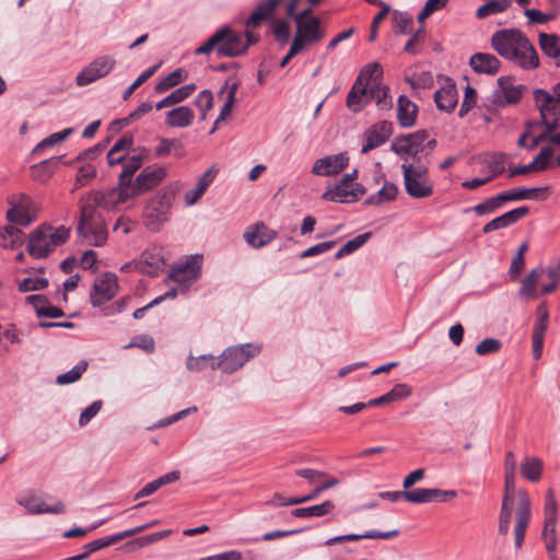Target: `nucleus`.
I'll return each mask as SVG.
<instances>
[{
  "instance_id": "f257e3e1",
  "label": "nucleus",
  "mask_w": 560,
  "mask_h": 560,
  "mask_svg": "<svg viewBox=\"0 0 560 560\" xmlns=\"http://www.w3.org/2000/svg\"><path fill=\"white\" fill-rule=\"evenodd\" d=\"M133 142H115V145L107 153V161L110 165H121V173L126 175V184L133 200L147 191L158 187L166 177L167 171L163 166L150 165L141 170L133 177V174L142 165V154L131 149Z\"/></svg>"
},
{
  "instance_id": "f03ea898",
  "label": "nucleus",
  "mask_w": 560,
  "mask_h": 560,
  "mask_svg": "<svg viewBox=\"0 0 560 560\" xmlns=\"http://www.w3.org/2000/svg\"><path fill=\"white\" fill-rule=\"evenodd\" d=\"M493 49L524 70L539 67V57L527 36L517 28L497 31L491 37Z\"/></svg>"
},
{
  "instance_id": "7ed1b4c3",
  "label": "nucleus",
  "mask_w": 560,
  "mask_h": 560,
  "mask_svg": "<svg viewBox=\"0 0 560 560\" xmlns=\"http://www.w3.org/2000/svg\"><path fill=\"white\" fill-rule=\"evenodd\" d=\"M536 106L540 112L541 122L532 121L527 124L526 131L518 140H560V132L552 135L559 127L560 121V98L537 89L533 93Z\"/></svg>"
},
{
  "instance_id": "20e7f679",
  "label": "nucleus",
  "mask_w": 560,
  "mask_h": 560,
  "mask_svg": "<svg viewBox=\"0 0 560 560\" xmlns=\"http://www.w3.org/2000/svg\"><path fill=\"white\" fill-rule=\"evenodd\" d=\"M176 194L177 186L170 184L163 186L147 200L142 210V219L149 231L159 232L170 221Z\"/></svg>"
},
{
  "instance_id": "39448f33",
  "label": "nucleus",
  "mask_w": 560,
  "mask_h": 560,
  "mask_svg": "<svg viewBox=\"0 0 560 560\" xmlns=\"http://www.w3.org/2000/svg\"><path fill=\"white\" fill-rule=\"evenodd\" d=\"M302 0H262L254 9L252 14L246 21L247 27H257L264 21H267L273 16L275 11L280 4L285 5V14L293 19L295 23H305L312 18L313 9L307 8L302 11H298ZM312 7L319 4L323 0H307Z\"/></svg>"
},
{
  "instance_id": "423d86ee",
  "label": "nucleus",
  "mask_w": 560,
  "mask_h": 560,
  "mask_svg": "<svg viewBox=\"0 0 560 560\" xmlns=\"http://www.w3.org/2000/svg\"><path fill=\"white\" fill-rule=\"evenodd\" d=\"M516 501V523L514 527L515 547L521 548L532 517V502L524 489L515 490V471L504 474V495Z\"/></svg>"
},
{
  "instance_id": "0eeeda50",
  "label": "nucleus",
  "mask_w": 560,
  "mask_h": 560,
  "mask_svg": "<svg viewBox=\"0 0 560 560\" xmlns=\"http://www.w3.org/2000/svg\"><path fill=\"white\" fill-rule=\"evenodd\" d=\"M69 236L70 229L63 225L58 228L40 225L30 234L27 252L34 258H46L58 246L65 244Z\"/></svg>"
},
{
  "instance_id": "6e6552de",
  "label": "nucleus",
  "mask_w": 560,
  "mask_h": 560,
  "mask_svg": "<svg viewBox=\"0 0 560 560\" xmlns=\"http://www.w3.org/2000/svg\"><path fill=\"white\" fill-rule=\"evenodd\" d=\"M215 51L217 56L238 57L245 54V45L242 44V34L229 26L219 28L201 46L196 48V55H209Z\"/></svg>"
},
{
  "instance_id": "1a4fd4ad",
  "label": "nucleus",
  "mask_w": 560,
  "mask_h": 560,
  "mask_svg": "<svg viewBox=\"0 0 560 560\" xmlns=\"http://www.w3.org/2000/svg\"><path fill=\"white\" fill-rule=\"evenodd\" d=\"M129 172L119 174L118 185L108 190H97L89 195L86 200L82 201V206H92L95 210H120L131 206L133 197L130 194L128 184H126V175Z\"/></svg>"
},
{
  "instance_id": "9d476101",
  "label": "nucleus",
  "mask_w": 560,
  "mask_h": 560,
  "mask_svg": "<svg viewBox=\"0 0 560 560\" xmlns=\"http://www.w3.org/2000/svg\"><path fill=\"white\" fill-rule=\"evenodd\" d=\"M77 231L81 242L88 246H103L108 236L105 219L92 206L81 205Z\"/></svg>"
},
{
  "instance_id": "9b49d317",
  "label": "nucleus",
  "mask_w": 560,
  "mask_h": 560,
  "mask_svg": "<svg viewBox=\"0 0 560 560\" xmlns=\"http://www.w3.org/2000/svg\"><path fill=\"white\" fill-rule=\"evenodd\" d=\"M260 343L246 342L230 346L217 357L215 365L224 374H232L242 369L249 360L256 358L261 352Z\"/></svg>"
},
{
  "instance_id": "f8f14e48",
  "label": "nucleus",
  "mask_w": 560,
  "mask_h": 560,
  "mask_svg": "<svg viewBox=\"0 0 560 560\" xmlns=\"http://www.w3.org/2000/svg\"><path fill=\"white\" fill-rule=\"evenodd\" d=\"M404 185L407 194L416 199L427 198L433 194V185L430 180L428 168L422 162L401 165Z\"/></svg>"
},
{
  "instance_id": "ddd939ff",
  "label": "nucleus",
  "mask_w": 560,
  "mask_h": 560,
  "mask_svg": "<svg viewBox=\"0 0 560 560\" xmlns=\"http://www.w3.org/2000/svg\"><path fill=\"white\" fill-rule=\"evenodd\" d=\"M545 275L550 279V282L541 284V294H549L556 290L558 282H560V261L555 267L547 269L542 267L534 268L523 280L522 287L518 291L520 295L525 299L535 298V287L538 284L539 279Z\"/></svg>"
},
{
  "instance_id": "4468645a",
  "label": "nucleus",
  "mask_w": 560,
  "mask_h": 560,
  "mask_svg": "<svg viewBox=\"0 0 560 560\" xmlns=\"http://www.w3.org/2000/svg\"><path fill=\"white\" fill-rule=\"evenodd\" d=\"M8 202L11 206L7 211L8 221L26 226L36 219L38 208L28 195L19 194L11 196Z\"/></svg>"
},
{
  "instance_id": "2eb2a0df",
  "label": "nucleus",
  "mask_w": 560,
  "mask_h": 560,
  "mask_svg": "<svg viewBox=\"0 0 560 560\" xmlns=\"http://www.w3.org/2000/svg\"><path fill=\"white\" fill-rule=\"evenodd\" d=\"M201 259L202 256L200 255H191L187 257L185 262L178 264L172 269L170 278L178 284L180 293L186 292L199 278Z\"/></svg>"
},
{
  "instance_id": "dca6fc26",
  "label": "nucleus",
  "mask_w": 560,
  "mask_h": 560,
  "mask_svg": "<svg viewBox=\"0 0 560 560\" xmlns=\"http://www.w3.org/2000/svg\"><path fill=\"white\" fill-rule=\"evenodd\" d=\"M116 65L112 56H101L88 65L75 78L79 86H85L110 73Z\"/></svg>"
},
{
  "instance_id": "f3484780",
  "label": "nucleus",
  "mask_w": 560,
  "mask_h": 560,
  "mask_svg": "<svg viewBox=\"0 0 560 560\" xmlns=\"http://www.w3.org/2000/svg\"><path fill=\"white\" fill-rule=\"evenodd\" d=\"M296 32L292 44L303 50L306 46L319 43L325 37V30L322 27L318 18H312L305 23H295Z\"/></svg>"
},
{
  "instance_id": "a211bd4d",
  "label": "nucleus",
  "mask_w": 560,
  "mask_h": 560,
  "mask_svg": "<svg viewBox=\"0 0 560 560\" xmlns=\"http://www.w3.org/2000/svg\"><path fill=\"white\" fill-rule=\"evenodd\" d=\"M118 292V280L116 275L106 272L98 278L90 293V301L94 307L102 306L110 301Z\"/></svg>"
},
{
  "instance_id": "6ab92c4d",
  "label": "nucleus",
  "mask_w": 560,
  "mask_h": 560,
  "mask_svg": "<svg viewBox=\"0 0 560 560\" xmlns=\"http://www.w3.org/2000/svg\"><path fill=\"white\" fill-rule=\"evenodd\" d=\"M364 194L365 188L363 185L357 183L352 187L340 180L335 186L329 187L322 198L332 202L350 203L358 201Z\"/></svg>"
},
{
  "instance_id": "aec40b11",
  "label": "nucleus",
  "mask_w": 560,
  "mask_h": 560,
  "mask_svg": "<svg viewBox=\"0 0 560 560\" xmlns=\"http://www.w3.org/2000/svg\"><path fill=\"white\" fill-rule=\"evenodd\" d=\"M349 163L347 153L327 155L315 161L312 167V174L317 176H330L338 174Z\"/></svg>"
},
{
  "instance_id": "412c9836",
  "label": "nucleus",
  "mask_w": 560,
  "mask_h": 560,
  "mask_svg": "<svg viewBox=\"0 0 560 560\" xmlns=\"http://www.w3.org/2000/svg\"><path fill=\"white\" fill-rule=\"evenodd\" d=\"M525 86L514 84L512 78L501 77L498 79V90L495 91V102L500 105L516 104L521 101Z\"/></svg>"
},
{
  "instance_id": "4be33fe9",
  "label": "nucleus",
  "mask_w": 560,
  "mask_h": 560,
  "mask_svg": "<svg viewBox=\"0 0 560 560\" xmlns=\"http://www.w3.org/2000/svg\"><path fill=\"white\" fill-rule=\"evenodd\" d=\"M276 236V231L269 229L262 222L250 225L244 233V240L253 248H261L268 245Z\"/></svg>"
},
{
  "instance_id": "5701e85b",
  "label": "nucleus",
  "mask_w": 560,
  "mask_h": 560,
  "mask_svg": "<svg viewBox=\"0 0 560 560\" xmlns=\"http://www.w3.org/2000/svg\"><path fill=\"white\" fill-rule=\"evenodd\" d=\"M529 213V208L526 206H522L518 208H515L511 211H508L503 213L500 217L494 218L493 220L489 221L485 226L482 228V232L485 234L491 233L493 231L505 229L514 223H516L518 220L524 218Z\"/></svg>"
},
{
  "instance_id": "b1692460",
  "label": "nucleus",
  "mask_w": 560,
  "mask_h": 560,
  "mask_svg": "<svg viewBox=\"0 0 560 560\" xmlns=\"http://www.w3.org/2000/svg\"><path fill=\"white\" fill-rule=\"evenodd\" d=\"M19 503L33 514H62L66 512L62 502L56 501L54 504H47L42 498L36 495L26 497L20 500Z\"/></svg>"
},
{
  "instance_id": "393cba45",
  "label": "nucleus",
  "mask_w": 560,
  "mask_h": 560,
  "mask_svg": "<svg viewBox=\"0 0 560 560\" xmlns=\"http://www.w3.org/2000/svg\"><path fill=\"white\" fill-rule=\"evenodd\" d=\"M154 524H156V521H153L152 523L143 524V525H140V526H137L133 528H129V529H126V530H122V532H119V533H116V534H113L109 536H105V537L95 539L90 542V547H91V549H93L94 552L98 551V550L109 547L125 538H128L136 534H139V533L148 529L149 527H151Z\"/></svg>"
},
{
  "instance_id": "a878e982",
  "label": "nucleus",
  "mask_w": 560,
  "mask_h": 560,
  "mask_svg": "<svg viewBox=\"0 0 560 560\" xmlns=\"http://www.w3.org/2000/svg\"><path fill=\"white\" fill-rule=\"evenodd\" d=\"M217 174L218 168L213 165L200 176L196 186L185 194V202L187 206H194L198 202L209 186L213 183Z\"/></svg>"
},
{
  "instance_id": "bb28decb",
  "label": "nucleus",
  "mask_w": 560,
  "mask_h": 560,
  "mask_svg": "<svg viewBox=\"0 0 560 560\" xmlns=\"http://www.w3.org/2000/svg\"><path fill=\"white\" fill-rule=\"evenodd\" d=\"M392 150L404 160L402 165L422 162L420 153L423 150V142H392Z\"/></svg>"
},
{
  "instance_id": "cd10ccee",
  "label": "nucleus",
  "mask_w": 560,
  "mask_h": 560,
  "mask_svg": "<svg viewBox=\"0 0 560 560\" xmlns=\"http://www.w3.org/2000/svg\"><path fill=\"white\" fill-rule=\"evenodd\" d=\"M469 65L478 73L495 74L501 62L494 55L476 52L470 57Z\"/></svg>"
},
{
  "instance_id": "c85d7f7f",
  "label": "nucleus",
  "mask_w": 560,
  "mask_h": 560,
  "mask_svg": "<svg viewBox=\"0 0 560 560\" xmlns=\"http://www.w3.org/2000/svg\"><path fill=\"white\" fill-rule=\"evenodd\" d=\"M163 266V259L160 254L145 250L140 259L135 262V268L142 275L158 276Z\"/></svg>"
},
{
  "instance_id": "c756f323",
  "label": "nucleus",
  "mask_w": 560,
  "mask_h": 560,
  "mask_svg": "<svg viewBox=\"0 0 560 560\" xmlns=\"http://www.w3.org/2000/svg\"><path fill=\"white\" fill-rule=\"evenodd\" d=\"M411 394H412L411 386H409L406 383H398V384L394 385V387L388 393H386L380 397L370 399L368 401V405L370 407L381 406V405L406 399L409 396H411Z\"/></svg>"
},
{
  "instance_id": "7c9ffc66",
  "label": "nucleus",
  "mask_w": 560,
  "mask_h": 560,
  "mask_svg": "<svg viewBox=\"0 0 560 560\" xmlns=\"http://www.w3.org/2000/svg\"><path fill=\"white\" fill-rule=\"evenodd\" d=\"M434 101L439 109L447 113L452 112L458 102L455 84H447L438 90L434 94Z\"/></svg>"
},
{
  "instance_id": "2f4dec72",
  "label": "nucleus",
  "mask_w": 560,
  "mask_h": 560,
  "mask_svg": "<svg viewBox=\"0 0 560 560\" xmlns=\"http://www.w3.org/2000/svg\"><path fill=\"white\" fill-rule=\"evenodd\" d=\"M383 69L378 62L368 63L362 68L355 82H360L365 90L382 83Z\"/></svg>"
},
{
  "instance_id": "473e14b6",
  "label": "nucleus",
  "mask_w": 560,
  "mask_h": 560,
  "mask_svg": "<svg viewBox=\"0 0 560 560\" xmlns=\"http://www.w3.org/2000/svg\"><path fill=\"white\" fill-rule=\"evenodd\" d=\"M194 112L187 106L175 107L166 113L165 124L171 128H184L191 124Z\"/></svg>"
},
{
  "instance_id": "72a5a7b5",
  "label": "nucleus",
  "mask_w": 560,
  "mask_h": 560,
  "mask_svg": "<svg viewBox=\"0 0 560 560\" xmlns=\"http://www.w3.org/2000/svg\"><path fill=\"white\" fill-rule=\"evenodd\" d=\"M547 187H533V188H512L509 190L502 191L505 198V202L509 201H518L526 199H545L544 195L547 191Z\"/></svg>"
},
{
  "instance_id": "f704fd0d",
  "label": "nucleus",
  "mask_w": 560,
  "mask_h": 560,
  "mask_svg": "<svg viewBox=\"0 0 560 560\" xmlns=\"http://www.w3.org/2000/svg\"><path fill=\"white\" fill-rule=\"evenodd\" d=\"M418 113L417 105L407 96L400 95L397 104V118L402 127H411Z\"/></svg>"
},
{
  "instance_id": "c9c22d12",
  "label": "nucleus",
  "mask_w": 560,
  "mask_h": 560,
  "mask_svg": "<svg viewBox=\"0 0 560 560\" xmlns=\"http://www.w3.org/2000/svg\"><path fill=\"white\" fill-rule=\"evenodd\" d=\"M369 103V92L363 88L360 82L353 83L349 93L347 94L346 105L347 107L353 112H360L365 104Z\"/></svg>"
},
{
  "instance_id": "e433bc0d",
  "label": "nucleus",
  "mask_w": 560,
  "mask_h": 560,
  "mask_svg": "<svg viewBox=\"0 0 560 560\" xmlns=\"http://www.w3.org/2000/svg\"><path fill=\"white\" fill-rule=\"evenodd\" d=\"M60 158L51 156L49 159H46L38 164H35L31 167V177L39 182L42 184L47 183L52 174H54V167L59 162Z\"/></svg>"
},
{
  "instance_id": "4c0bfd02",
  "label": "nucleus",
  "mask_w": 560,
  "mask_h": 560,
  "mask_svg": "<svg viewBox=\"0 0 560 560\" xmlns=\"http://www.w3.org/2000/svg\"><path fill=\"white\" fill-rule=\"evenodd\" d=\"M520 472L525 479L537 482L541 478L542 462L538 457L526 456L521 463Z\"/></svg>"
},
{
  "instance_id": "58836bf2",
  "label": "nucleus",
  "mask_w": 560,
  "mask_h": 560,
  "mask_svg": "<svg viewBox=\"0 0 560 560\" xmlns=\"http://www.w3.org/2000/svg\"><path fill=\"white\" fill-rule=\"evenodd\" d=\"M215 362H218V359L213 354H201L199 357L189 354L186 359L185 365L189 372L198 373L202 372L207 368H210L212 371L219 370Z\"/></svg>"
},
{
  "instance_id": "ea45409f",
  "label": "nucleus",
  "mask_w": 560,
  "mask_h": 560,
  "mask_svg": "<svg viewBox=\"0 0 560 560\" xmlns=\"http://www.w3.org/2000/svg\"><path fill=\"white\" fill-rule=\"evenodd\" d=\"M335 508V504L331 501H325L320 504L306 506V508H298L291 511V514L295 517H320L330 513Z\"/></svg>"
},
{
  "instance_id": "a19ab883",
  "label": "nucleus",
  "mask_w": 560,
  "mask_h": 560,
  "mask_svg": "<svg viewBox=\"0 0 560 560\" xmlns=\"http://www.w3.org/2000/svg\"><path fill=\"white\" fill-rule=\"evenodd\" d=\"M237 89H238V82L236 80H233L231 82L226 81L224 86L221 89L220 94H223L226 92V98H225L223 107L221 108V113L215 120V125H218L221 120H224L226 118V116H229L231 114L234 102H235V95H236Z\"/></svg>"
},
{
  "instance_id": "79ce46f5",
  "label": "nucleus",
  "mask_w": 560,
  "mask_h": 560,
  "mask_svg": "<svg viewBox=\"0 0 560 560\" xmlns=\"http://www.w3.org/2000/svg\"><path fill=\"white\" fill-rule=\"evenodd\" d=\"M398 187L394 183H385L384 186L375 194L365 199L364 205L380 206L384 201L396 199Z\"/></svg>"
},
{
  "instance_id": "37998d69",
  "label": "nucleus",
  "mask_w": 560,
  "mask_h": 560,
  "mask_svg": "<svg viewBox=\"0 0 560 560\" xmlns=\"http://www.w3.org/2000/svg\"><path fill=\"white\" fill-rule=\"evenodd\" d=\"M369 92V102L374 101L378 108L387 109L393 105L392 97L389 95L388 86L384 84L374 85L373 88L368 90Z\"/></svg>"
},
{
  "instance_id": "c03bdc74",
  "label": "nucleus",
  "mask_w": 560,
  "mask_h": 560,
  "mask_svg": "<svg viewBox=\"0 0 560 560\" xmlns=\"http://www.w3.org/2000/svg\"><path fill=\"white\" fill-rule=\"evenodd\" d=\"M187 77V72L184 69H176L172 73L167 74L166 77L162 78L156 84H155V92L159 94H162L170 89L182 83Z\"/></svg>"
},
{
  "instance_id": "a18cd8bd",
  "label": "nucleus",
  "mask_w": 560,
  "mask_h": 560,
  "mask_svg": "<svg viewBox=\"0 0 560 560\" xmlns=\"http://www.w3.org/2000/svg\"><path fill=\"white\" fill-rule=\"evenodd\" d=\"M405 500L416 504L436 502V489L405 490Z\"/></svg>"
},
{
  "instance_id": "49530a36",
  "label": "nucleus",
  "mask_w": 560,
  "mask_h": 560,
  "mask_svg": "<svg viewBox=\"0 0 560 560\" xmlns=\"http://www.w3.org/2000/svg\"><path fill=\"white\" fill-rule=\"evenodd\" d=\"M505 203V198L503 192L498 194L491 198L486 199L485 201L472 207V211L477 215H486L495 212Z\"/></svg>"
},
{
  "instance_id": "de8ad7c7",
  "label": "nucleus",
  "mask_w": 560,
  "mask_h": 560,
  "mask_svg": "<svg viewBox=\"0 0 560 560\" xmlns=\"http://www.w3.org/2000/svg\"><path fill=\"white\" fill-rule=\"evenodd\" d=\"M22 241L23 232L19 228L8 225L0 232V245L4 248H15Z\"/></svg>"
},
{
  "instance_id": "09e8293b",
  "label": "nucleus",
  "mask_w": 560,
  "mask_h": 560,
  "mask_svg": "<svg viewBox=\"0 0 560 560\" xmlns=\"http://www.w3.org/2000/svg\"><path fill=\"white\" fill-rule=\"evenodd\" d=\"M393 129V122L387 120L378 121L366 130L365 140H388Z\"/></svg>"
},
{
  "instance_id": "8fccbe9b",
  "label": "nucleus",
  "mask_w": 560,
  "mask_h": 560,
  "mask_svg": "<svg viewBox=\"0 0 560 560\" xmlns=\"http://www.w3.org/2000/svg\"><path fill=\"white\" fill-rule=\"evenodd\" d=\"M510 5L511 0H491L479 7L476 14L478 19H486L505 11Z\"/></svg>"
},
{
  "instance_id": "3c124183",
  "label": "nucleus",
  "mask_w": 560,
  "mask_h": 560,
  "mask_svg": "<svg viewBox=\"0 0 560 560\" xmlns=\"http://www.w3.org/2000/svg\"><path fill=\"white\" fill-rule=\"evenodd\" d=\"M539 46L541 50L549 57L556 58L560 56L559 37L553 34H539Z\"/></svg>"
},
{
  "instance_id": "603ef678",
  "label": "nucleus",
  "mask_w": 560,
  "mask_h": 560,
  "mask_svg": "<svg viewBox=\"0 0 560 560\" xmlns=\"http://www.w3.org/2000/svg\"><path fill=\"white\" fill-rule=\"evenodd\" d=\"M88 369V362L82 360L78 362L70 371L59 374L56 378L58 385H68L81 378L82 374Z\"/></svg>"
},
{
  "instance_id": "864d4df0",
  "label": "nucleus",
  "mask_w": 560,
  "mask_h": 560,
  "mask_svg": "<svg viewBox=\"0 0 560 560\" xmlns=\"http://www.w3.org/2000/svg\"><path fill=\"white\" fill-rule=\"evenodd\" d=\"M370 236H371V233L368 232V233L360 234V235L355 236L354 238L348 241L339 250L336 252L335 259H341L345 256H348V255L354 253L355 250H358L360 247H362L366 243V241L370 238Z\"/></svg>"
},
{
  "instance_id": "5fc2aeb1",
  "label": "nucleus",
  "mask_w": 560,
  "mask_h": 560,
  "mask_svg": "<svg viewBox=\"0 0 560 560\" xmlns=\"http://www.w3.org/2000/svg\"><path fill=\"white\" fill-rule=\"evenodd\" d=\"M271 33L280 45L287 44L291 36L290 23L283 19L273 20L271 22Z\"/></svg>"
},
{
  "instance_id": "6e6d98bb",
  "label": "nucleus",
  "mask_w": 560,
  "mask_h": 560,
  "mask_svg": "<svg viewBox=\"0 0 560 560\" xmlns=\"http://www.w3.org/2000/svg\"><path fill=\"white\" fill-rule=\"evenodd\" d=\"M394 31L396 34H407L411 32L413 20L407 12L394 11Z\"/></svg>"
},
{
  "instance_id": "4d7b16f0",
  "label": "nucleus",
  "mask_w": 560,
  "mask_h": 560,
  "mask_svg": "<svg viewBox=\"0 0 560 560\" xmlns=\"http://www.w3.org/2000/svg\"><path fill=\"white\" fill-rule=\"evenodd\" d=\"M505 160L506 155L504 153H493L489 155L485 163L487 164L491 175L489 177H492V179L501 175L505 170Z\"/></svg>"
},
{
  "instance_id": "13d9d810",
  "label": "nucleus",
  "mask_w": 560,
  "mask_h": 560,
  "mask_svg": "<svg viewBox=\"0 0 560 560\" xmlns=\"http://www.w3.org/2000/svg\"><path fill=\"white\" fill-rule=\"evenodd\" d=\"M47 285H48V280L46 278L38 277V276L27 277L19 283V291L20 292L38 291V290L45 289Z\"/></svg>"
},
{
  "instance_id": "bf43d9fd",
  "label": "nucleus",
  "mask_w": 560,
  "mask_h": 560,
  "mask_svg": "<svg viewBox=\"0 0 560 560\" xmlns=\"http://www.w3.org/2000/svg\"><path fill=\"white\" fill-rule=\"evenodd\" d=\"M557 512H558V504L555 498V493L552 489H549L546 493V501H545V521L544 523H557Z\"/></svg>"
},
{
  "instance_id": "052dcab7",
  "label": "nucleus",
  "mask_w": 560,
  "mask_h": 560,
  "mask_svg": "<svg viewBox=\"0 0 560 560\" xmlns=\"http://www.w3.org/2000/svg\"><path fill=\"white\" fill-rule=\"evenodd\" d=\"M160 65H155V66H152L150 68H148L147 70H144L135 81L131 85H129L124 94H122V98L125 101H127L132 94L133 92L140 88L148 79H150L154 73L155 71L159 69Z\"/></svg>"
},
{
  "instance_id": "680f3d73",
  "label": "nucleus",
  "mask_w": 560,
  "mask_h": 560,
  "mask_svg": "<svg viewBox=\"0 0 560 560\" xmlns=\"http://www.w3.org/2000/svg\"><path fill=\"white\" fill-rule=\"evenodd\" d=\"M96 175V167L92 163H84L79 166L75 176V188L83 187L89 180Z\"/></svg>"
},
{
  "instance_id": "e2e57ef3",
  "label": "nucleus",
  "mask_w": 560,
  "mask_h": 560,
  "mask_svg": "<svg viewBox=\"0 0 560 560\" xmlns=\"http://www.w3.org/2000/svg\"><path fill=\"white\" fill-rule=\"evenodd\" d=\"M448 3V0H427L424 7L418 15V21L423 23L429 16L436 11L444 9Z\"/></svg>"
},
{
  "instance_id": "0e129e2a",
  "label": "nucleus",
  "mask_w": 560,
  "mask_h": 560,
  "mask_svg": "<svg viewBox=\"0 0 560 560\" xmlns=\"http://www.w3.org/2000/svg\"><path fill=\"white\" fill-rule=\"evenodd\" d=\"M541 538L546 545L547 551L553 553L557 548L556 523H551V525L544 523Z\"/></svg>"
},
{
  "instance_id": "69168bd1",
  "label": "nucleus",
  "mask_w": 560,
  "mask_h": 560,
  "mask_svg": "<svg viewBox=\"0 0 560 560\" xmlns=\"http://www.w3.org/2000/svg\"><path fill=\"white\" fill-rule=\"evenodd\" d=\"M553 154V150L550 147L541 149V151L530 162L534 165V171H545L550 166V159Z\"/></svg>"
},
{
  "instance_id": "338daca9",
  "label": "nucleus",
  "mask_w": 560,
  "mask_h": 560,
  "mask_svg": "<svg viewBox=\"0 0 560 560\" xmlns=\"http://www.w3.org/2000/svg\"><path fill=\"white\" fill-rule=\"evenodd\" d=\"M336 244H337V241H327V242L318 243V244L311 246L307 249L303 250L300 254V258L304 259V258L322 255V254L330 250L331 248H334L336 246Z\"/></svg>"
},
{
  "instance_id": "774afa93",
  "label": "nucleus",
  "mask_w": 560,
  "mask_h": 560,
  "mask_svg": "<svg viewBox=\"0 0 560 560\" xmlns=\"http://www.w3.org/2000/svg\"><path fill=\"white\" fill-rule=\"evenodd\" d=\"M501 342L494 338H486L481 340L476 347V353L479 355H487L495 353L500 350Z\"/></svg>"
}]
</instances>
